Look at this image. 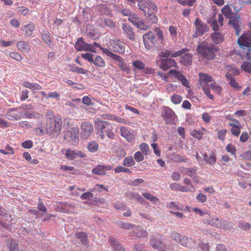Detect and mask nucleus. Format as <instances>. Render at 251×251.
Instances as JSON below:
<instances>
[{
  "label": "nucleus",
  "instance_id": "24",
  "mask_svg": "<svg viewBox=\"0 0 251 251\" xmlns=\"http://www.w3.org/2000/svg\"><path fill=\"white\" fill-rule=\"evenodd\" d=\"M34 29V24L31 22L21 27V30L25 32V35L26 36L28 37L32 35Z\"/></svg>",
  "mask_w": 251,
  "mask_h": 251
},
{
  "label": "nucleus",
  "instance_id": "63",
  "mask_svg": "<svg viewBox=\"0 0 251 251\" xmlns=\"http://www.w3.org/2000/svg\"><path fill=\"white\" fill-rule=\"evenodd\" d=\"M210 86L214 92L217 93L219 95H221L222 91V88L221 86L216 84L215 83H211L210 84Z\"/></svg>",
  "mask_w": 251,
  "mask_h": 251
},
{
  "label": "nucleus",
  "instance_id": "44",
  "mask_svg": "<svg viewBox=\"0 0 251 251\" xmlns=\"http://www.w3.org/2000/svg\"><path fill=\"white\" fill-rule=\"evenodd\" d=\"M207 164L213 165L216 162V156L214 152H212L205 161Z\"/></svg>",
  "mask_w": 251,
  "mask_h": 251
},
{
  "label": "nucleus",
  "instance_id": "51",
  "mask_svg": "<svg viewBox=\"0 0 251 251\" xmlns=\"http://www.w3.org/2000/svg\"><path fill=\"white\" fill-rule=\"evenodd\" d=\"M171 100L172 102L175 104H179L182 100V97L176 94L173 95L171 97Z\"/></svg>",
  "mask_w": 251,
  "mask_h": 251
},
{
  "label": "nucleus",
  "instance_id": "59",
  "mask_svg": "<svg viewBox=\"0 0 251 251\" xmlns=\"http://www.w3.org/2000/svg\"><path fill=\"white\" fill-rule=\"evenodd\" d=\"M194 138L199 140L202 138V132L200 130H194L191 131L190 134Z\"/></svg>",
  "mask_w": 251,
  "mask_h": 251
},
{
  "label": "nucleus",
  "instance_id": "32",
  "mask_svg": "<svg viewBox=\"0 0 251 251\" xmlns=\"http://www.w3.org/2000/svg\"><path fill=\"white\" fill-rule=\"evenodd\" d=\"M193 56L190 53H186L180 58L179 62L184 65H190L192 63Z\"/></svg>",
  "mask_w": 251,
  "mask_h": 251
},
{
  "label": "nucleus",
  "instance_id": "8",
  "mask_svg": "<svg viewBox=\"0 0 251 251\" xmlns=\"http://www.w3.org/2000/svg\"><path fill=\"white\" fill-rule=\"evenodd\" d=\"M128 20L141 30H147L149 28V26L145 24L144 20L140 17L135 16L134 14L129 16Z\"/></svg>",
  "mask_w": 251,
  "mask_h": 251
},
{
  "label": "nucleus",
  "instance_id": "29",
  "mask_svg": "<svg viewBox=\"0 0 251 251\" xmlns=\"http://www.w3.org/2000/svg\"><path fill=\"white\" fill-rule=\"evenodd\" d=\"M125 195L127 198L130 199H134L140 202L144 201V199L142 197V196L140 195L137 193L129 191L125 193Z\"/></svg>",
  "mask_w": 251,
  "mask_h": 251
},
{
  "label": "nucleus",
  "instance_id": "61",
  "mask_svg": "<svg viewBox=\"0 0 251 251\" xmlns=\"http://www.w3.org/2000/svg\"><path fill=\"white\" fill-rule=\"evenodd\" d=\"M88 149L89 151L91 152H95L98 149V145L96 142H91L89 144L88 146Z\"/></svg>",
  "mask_w": 251,
  "mask_h": 251
},
{
  "label": "nucleus",
  "instance_id": "40",
  "mask_svg": "<svg viewBox=\"0 0 251 251\" xmlns=\"http://www.w3.org/2000/svg\"><path fill=\"white\" fill-rule=\"evenodd\" d=\"M142 196L147 200L150 201L151 202L155 203L159 201V199L149 193H143Z\"/></svg>",
  "mask_w": 251,
  "mask_h": 251
},
{
  "label": "nucleus",
  "instance_id": "41",
  "mask_svg": "<svg viewBox=\"0 0 251 251\" xmlns=\"http://www.w3.org/2000/svg\"><path fill=\"white\" fill-rule=\"evenodd\" d=\"M172 155V159L176 162H186L188 161V159L187 158L182 156L178 154L174 153Z\"/></svg>",
  "mask_w": 251,
  "mask_h": 251
},
{
  "label": "nucleus",
  "instance_id": "57",
  "mask_svg": "<svg viewBox=\"0 0 251 251\" xmlns=\"http://www.w3.org/2000/svg\"><path fill=\"white\" fill-rule=\"evenodd\" d=\"M147 20L151 24H155L158 21V18L155 14L151 13L148 16Z\"/></svg>",
  "mask_w": 251,
  "mask_h": 251
},
{
  "label": "nucleus",
  "instance_id": "36",
  "mask_svg": "<svg viewBox=\"0 0 251 251\" xmlns=\"http://www.w3.org/2000/svg\"><path fill=\"white\" fill-rule=\"evenodd\" d=\"M123 164L125 167H130L135 165V161L132 156H128L124 159Z\"/></svg>",
  "mask_w": 251,
  "mask_h": 251
},
{
  "label": "nucleus",
  "instance_id": "56",
  "mask_svg": "<svg viewBox=\"0 0 251 251\" xmlns=\"http://www.w3.org/2000/svg\"><path fill=\"white\" fill-rule=\"evenodd\" d=\"M144 154L140 151H138L134 153V158L135 160L140 162L144 159Z\"/></svg>",
  "mask_w": 251,
  "mask_h": 251
},
{
  "label": "nucleus",
  "instance_id": "45",
  "mask_svg": "<svg viewBox=\"0 0 251 251\" xmlns=\"http://www.w3.org/2000/svg\"><path fill=\"white\" fill-rule=\"evenodd\" d=\"M241 68L242 70L246 73L251 74V63L248 61H244Z\"/></svg>",
  "mask_w": 251,
  "mask_h": 251
},
{
  "label": "nucleus",
  "instance_id": "5",
  "mask_svg": "<svg viewBox=\"0 0 251 251\" xmlns=\"http://www.w3.org/2000/svg\"><path fill=\"white\" fill-rule=\"evenodd\" d=\"M195 27V33L194 37H198L202 36L209 30L207 25L203 23L199 18H196L194 22Z\"/></svg>",
  "mask_w": 251,
  "mask_h": 251
},
{
  "label": "nucleus",
  "instance_id": "39",
  "mask_svg": "<svg viewBox=\"0 0 251 251\" xmlns=\"http://www.w3.org/2000/svg\"><path fill=\"white\" fill-rule=\"evenodd\" d=\"M110 244L114 250L117 251H125L124 248L118 244V242L112 237H111L109 239Z\"/></svg>",
  "mask_w": 251,
  "mask_h": 251
},
{
  "label": "nucleus",
  "instance_id": "50",
  "mask_svg": "<svg viewBox=\"0 0 251 251\" xmlns=\"http://www.w3.org/2000/svg\"><path fill=\"white\" fill-rule=\"evenodd\" d=\"M132 65L135 68L142 70L145 67V65L140 60H135L132 62Z\"/></svg>",
  "mask_w": 251,
  "mask_h": 251
},
{
  "label": "nucleus",
  "instance_id": "4",
  "mask_svg": "<svg viewBox=\"0 0 251 251\" xmlns=\"http://www.w3.org/2000/svg\"><path fill=\"white\" fill-rule=\"evenodd\" d=\"M79 130L77 127H72L66 131L64 135V138L70 142L72 144L76 145L79 141Z\"/></svg>",
  "mask_w": 251,
  "mask_h": 251
},
{
  "label": "nucleus",
  "instance_id": "64",
  "mask_svg": "<svg viewBox=\"0 0 251 251\" xmlns=\"http://www.w3.org/2000/svg\"><path fill=\"white\" fill-rule=\"evenodd\" d=\"M172 50H165L164 51H161L159 53V56L161 57L168 58L170 56L172 57Z\"/></svg>",
  "mask_w": 251,
  "mask_h": 251
},
{
  "label": "nucleus",
  "instance_id": "18",
  "mask_svg": "<svg viewBox=\"0 0 251 251\" xmlns=\"http://www.w3.org/2000/svg\"><path fill=\"white\" fill-rule=\"evenodd\" d=\"M113 167L111 165H98L92 169V172L93 174L98 175H105L106 170H111Z\"/></svg>",
  "mask_w": 251,
  "mask_h": 251
},
{
  "label": "nucleus",
  "instance_id": "60",
  "mask_svg": "<svg viewBox=\"0 0 251 251\" xmlns=\"http://www.w3.org/2000/svg\"><path fill=\"white\" fill-rule=\"evenodd\" d=\"M188 50H189V49H188L187 48H184L180 50L177 51L175 52H173L172 51V57H176L179 56L184 54L185 52H187Z\"/></svg>",
  "mask_w": 251,
  "mask_h": 251
},
{
  "label": "nucleus",
  "instance_id": "38",
  "mask_svg": "<svg viewBox=\"0 0 251 251\" xmlns=\"http://www.w3.org/2000/svg\"><path fill=\"white\" fill-rule=\"evenodd\" d=\"M17 47L18 49L21 51H27L29 49L27 43L24 41L18 42L17 44Z\"/></svg>",
  "mask_w": 251,
  "mask_h": 251
},
{
  "label": "nucleus",
  "instance_id": "20",
  "mask_svg": "<svg viewBox=\"0 0 251 251\" xmlns=\"http://www.w3.org/2000/svg\"><path fill=\"white\" fill-rule=\"evenodd\" d=\"M16 110L17 108H11L9 109L6 113V118L10 121H18L20 120L22 118L21 114L15 113L14 112V111Z\"/></svg>",
  "mask_w": 251,
  "mask_h": 251
},
{
  "label": "nucleus",
  "instance_id": "54",
  "mask_svg": "<svg viewBox=\"0 0 251 251\" xmlns=\"http://www.w3.org/2000/svg\"><path fill=\"white\" fill-rule=\"evenodd\" d=\"M136 236L139 237H146L148 235L147 232L141 228H136L134 230Z\"/></svg>",
  "mask_w": 251,
  "mask_h": 251
},
{
  "label": "nucleus",
  "instance_id": "26",
  "mask_svg": "<svg viewBox=\"0 0 251 251\" xmlns=\"http://www.w3.org/2000/svg\"><path fill=\"white\" fill-rule=\"evenodd\" d=\"M22 86L31 90H40L42 89V86L37 83H31L27 81H25L22 83Z\"/></svg>",
  "mask_w": 251,
  "mask_h": 251
},
{
  "label": "nucleus",
  "instance_id": "37",
  "mask_svg": "<svg viewBox=\"0 0 251 251\" xmlns=\"http://www.w3.org/2000/svg\"><path fill=\"white\" fill-rule=\"evenodd\" d=\"M92 63L96 66L103 68L105 66V63L104 59L100 56L97 55L93 59Z\"/></svg>",
  "mask_w": 251,
  "mask_h": 251
},
{
  "label": "nucleus",
  "instance_id": "19",
  "mask_svg": "<svg viewBox=\"0 0 251 251\" xmlns=\"http://www.w3.org/2000/svg\"><path fill=\"white\" fill-rule=\"evenodd\" d=\"M232 120L234 122H235L236 123L238 124L237 125L236 124L231 123H230L228 124V125L231 127V133L235 136H238L240 133V130H241V126L238 120L236 119H232Z\"/></svg>",
  "mask_w": 251,
  "mask_h": 251
},
{
  "label": "nucleus",
  "instance_id": "23",
  "mask_svg": "<svg viewBox=\"0 0 251 251\" xmlns=\"http://www.w3.org/2000/svg\"><path fill=\"white\" fill-rule=\"evenodd\" d=\"M122 28L124 33L128 36L130 40H135V35L132 27L127 24H122Z\"/></svg>",
  "mask_w": 251,
  "mask_h": 251
},
{
  "label": "nucleus",
  "instance_id": "2",
  "mask_svg": "<svg viewBox=\"0 0 251 251\" xmlns=\"http://www.w3.org/2000/svg\"><path fill=\"white\" fill-rule=\"evenodd\" d=\"M218 47L212 43L206 41L201 42L197 46V51L201 56L207 60H212L215 58V53L219 51Z\"/></svg>",
  "mask_w": 251,
  "mask_h": 251
},
{
  "label": "nucleus",
  "instance_id": "9",
  "mask_svg": "<svg viewBox=\"0 0 251 251\" xmlns=\"http://www.w3.org/2000/svg\"><path fill=\"white\" fill-rule=\"evenodd\" d=\"M207 223L217 228H227L229 223L227 221L218 218H211L206 220Z\"/></svg>",
  "mask_w": 251,
  "mask_h": 251
},
{
  "label": "nucleus",
  "instance_id": "35",
  "mask_svg": "<svg viewBox=\"0 0 251 251\" xmlns=\"http://www.w3.org/2000/svg\"><path fill=\"white\" fill-rule=\"evenodd\" d=\"M101 51L106 54L108 56L111 57L114 60L117 61L119 62H120L122 60L123 58L120 56L117 55L116 54L113 53L111 51L108 50L106 49L102 48L101 49Z\"/></svg>",
  "mask_w": 251,
  "mask_h": 251
},
{
  "label": "nucleus",
  "instance_id": "62",
  "mask_svg": "<svg viewBox=\"0 0 251 251\" xmlns=\"http://www.w3.org/2000/svg\"><path fill=\"white\" fill-rule=\"evenodd\" d=\"M238 227L244 230H247L251 228V225L249 223L241 222L238 224Z\"/></svg>",
  "mask_w": 251,
  "mask_h": 251
},
{
  "label": "nucleus",
  "instance_id": "7",
  "mask_svg": "<svg viewBox=\"0 0 251 251\" xmlns=\"http://www.w3.org/2000/svg\"><path fill=\"white\" fill-rule=\"evenodd\" d=\"M155 36L151 31H149L143 36V40L145 48L150 50L155 44Z\"/></svg>",
  "mask_w": 251,
  "mask_h": 251
},
{
  "label": "nucleus",
  "instance_id": "42",
  "mask_svg": "<svg viewBox=\"0 0 251 251\" xmlns=\"http://www.w3.org/2000/svg\"><path fill=\"white\" fill-rule=\"evenodd\" d=\"M42 38L49 46H50L51 45L52 41L50 34L49 32H47L43 33L42 35Z\"/></svg>",
  "mask_w": 251,
  "mask_h": 251
},
{
  "label": "nucleus",
  "instance_id": "55",
  "mask_svg": "<svg viewBox=\"0 0 251 251\" xmlns=\"http://www.w3.org/2000/svg\"><path fill=\"white\" fill-rule=\"evenodd\" d=\"M67 158L74 159L76 158V152L70 149H67L65 153Z\"/></svg>",
  "mask_w": 251,
  "mask_h": 251
},
{
  "label": "nucleus",
  "instance_id": "46",
  "mask_svg": "<svg viewBox=\"0 0 251 251\" xmlns=\"http://www.w3.org/2000/svg\"><path fill=\"white\" fill-rule=\"evenodd\" d=\"M226 77L229 80V83L231 86L235 88L239 87L238 83H237L235 80L232 77L231 74L229 73L226 74Z\"/></svg>",
  "mask_w": 251,
  "mask_h": 251
},
{
  "label": "nucleus",
  "instance_id": "52",
  "mask_svg": "<svg viewBox=\"0 0 251 251\" xmlns=\"http://www.w3.org/2000/svg\"><path fill=\"white\" fill-rule=\"evenodd\" d=\"M226 150L227 152L231 153L232 155L235 154L236 151V147L232 144H228L226 147Z\"/></svg>",
  "mask_w": 251,
  "mask_h": 251
},
{
  "label": "nucleus",
  "instance_id": "30",
  "mask_svg": "<svg viewBox=\"0 0 251 251\" xmlns=\"http://www.w3.org/2000/svg\"><path fill=\"white\" fill-rule=\"evenodd\" d=\"M193 242V241L191 239H188L187 237L181 235L177 243L185 247H191L193 245L192 244Z\"/></svg>",
  "mask_w": 251,
  "mask_h": 251
},
{
  "label": "nucleus",
  "instance_id": "48",
  "mask_svg": "<svg viewBox=\"0 0 251 251\" xmlns=\"http://www.w3.org/2000/svg\"><path fill=\"white\" fill-rule=\"evenodd\" d=\"M139 148L144 154H149V147L147 144L143 143L139 145Z\"/></svg>",
  "mask_w": 251,
  "mask_h": 251
},
{
  "label": "nucleus",
  "instance_id": "1",
  "mask_svg": "<svg viewBox=\"0 0 251 251\" xmlns=\"http://www.w3.org/2000/svg\"><path fill=\"white\" fill-rule=\"evenodd\" d=\"M45 130L47 134H58L62 128V121L59 115H55L51 110H48L46 114Z\"/></svg>",
  "mask_w": 251,
  "mask_h": 251
},
{
  "label": "nucleus",
  "instance_id": "13",
  "mask_svg": "<svg viewBox=\"0 0 251 251\" xmlns=\"http://www.w3.org/2000/svg\"><path fill=\"white\" fill-rule=\"evenodd\" d=\"M159 67L162 70L166 71L171 68H177L178 66L176 61L171 58L163 59L161 60Z\"/></svg>",
  "mask_w": 251,
  "mask_h": 251
},
{
  "label": "nucleus",
  "instance_id": "47",
  "mask_svg": "<svg viewBox=\"0 0 251 251\" xmlns=\"http://www.w3.org/2000/svg\"><path fill=\"white\" fill-rule=\"evenodd\" d=\"M37 208L39 211H41L44 213H46L47 212V209L44 204V203L42 201V200L40 198H38Z\"/></svg>",
  "mask_w": 251,
  "mask_h": 251
},
{
  "label": "nucleus",
  "instance_id": "53",
  "mask_svg": "<svg viewBox=\"0 0 251 251\" xmlns=\"http://www.w3.org/2000/svg\"><path fill=\"white\" fill-rule=\"evenodd\" d=\"M9 56L12 59L18 61H20L23 59L22 55L17 52H11L9 53Z\"/></svg>",
  "mask_w": 251,
  "mask_h": 251
},
{
  "label": "nucleus",
  "instance_id": "17",
  "mask_svg": "<svg viewBox=\"0 0 251 251\" xmlns=\"http://www.w3.org/2000/svg\"><path fill=\"white\" fill-rule=\"evenodd\" d=\"M58 211L65 213L73 214L75 213V206L74 204H68L66 202L61 203L60 205L58 207Z\"/></svg>",
  "mask_w": 251,
  "mask_h": 251
},
{
  "label": "nucleus",
  "instance_id": "28",
  "mask_svg": "<svg viewBox=\"0 0 251 251\" xmlns=\"http://www.w3.org/2000/svg\"><path fill=\"white\" fill-rule=\"evenodd\" d=\"M138 6L140 10L143 11L145 14L149 9L150 0H138Z\"/></svg>",
  "mask_w": 251,
  "mask_h": 251
},
{
  "label": "nucleus",
  "instance_id": "31",
  "mask_svg": "<svg viewBox=\"0 0 251 251\" xmlns=\"http://www.w3.org/2000/svg\"><path fill=\"white\" fill-rule=\"evenodd\" d=\"M150 244L153 248L159 251H166V250H163V244L160 240L156 238H152L150 241Z\"/></svg>",
  "mask_w": 251,
  "mask_h": 251
},
{
  "label": "nucleus",
  "instance_id": "14",
  "mask_svg": "<svg viewBox=\"0 0 251 251\" xmlns=\"http://www.w3.org/2000/svg\"><path fill=\"white\" fill-rule=\"evenodd\" d=\"M179 170L182 175H188L191 177H193L194 181L196 183L199 182L198 178L195 176L197 172L196 167L188 168L182 167L179 168Z\"/></svg>",
  "mask_w": 251,
  "mask_h": 251
},
{
  "label": "nucleus",
  "instance_id": "27",
  "mask_svg": "<svg viewBox=\"0 0 251 251\" xmlns=\"http://www.w3.org/2000/svg\"><path fill=\"white\" fill-rule=\"evenodd\" d=\"M102 119L104 120H109L112 121H115L118 123H124V119L118 117L117 115L111 114H104L101 115Z\"/></svg>",
  "mask_w": 251,
  "mask_h": 251
},
{
  "label": "nucleus",
  "instance_id": "12",
  "mask_svg": "<svg viewBox=\"0 0 251 251\" xmlns=\"http://www.w3.org/2000/svg\"><path fill=\"white\" fill-rule=\"evenodd\" d=\"M169 75H173L176 78L181 81L182 84L186 87L189 88V83L186 77L179 71L171 70L168 72Z\"/></svg>",
  "mask_w": 251,
  "mask_h": 251
},
{
  "label": "nucleus",
  "instance_id": "34",
  "mask_svg": "<svg viewBox=\"0 0 251 251\" xmlns=\"http://www.w3.org/2000/svg\"><path fill=\"white\" fill-rule=\"evenodd\" d=\"M222 12L225 16L229 19L236 15L232 12L231 8L229 5L224 6L222 9Z\"/></svg>",
  "mask_w": 251,
  "mask_h": 251
},
{
  "label": "nucleus",
  "instance_id": "16",
  "mask_svg": "<svg viewBox=\"0 0 251 251\" xmlns=\"http://www.w3.org/2000/svg\"><path fill=\"white\" fill-rule=\"evenodd\" d=\"M228 24H230L235 30L236 35L238 36L241 31L240 29V18L239 16L236 15L232 18L229 19Z\"/></svg>",
  "mask_w": 251,
  "mask_h": 251
},
{
  "label": "nucleus",
  "instance_id": "58",
  "mask_svg": "<svg viewBox=\"0 0 251 251\" xmlns=\"http://www.w3.org/2000/svg\"><path fill=\"white\" fill-rule=\"evenodd\" d=\"M81 57L85 60L88 61L90 63L93 62L94 55L90 53H85L81 54Z\"/></svg>",
  "mask_w": 251,
  "mask_h": 251
},
{
  "label": "nucleus",
  "instance_id": "6",
  "mask_svg": "<svg viewBox=\"0 0 251 251\" xmlns=\"http://www.w3.org/2000/svg\"><path fill=\"white\" fill-rule=\"evenodd\" d=\"M109 49L114 52L124 53L126 50V44L119 39L111 40L110 42Z\"/></svg>",
  "mask_w": 251,
  "mask_h": 251
},
{
  "label": "nucleus",
  "instance_id": "15",
  "mask_svg": "<svg viewBox=\"0 0 251 251\" xmlns=\"http://www.w3.org/2000/svg\"><path fill=\"white\" fill-rule=\"evenodd\" d=\"M92 47L91 44L84 42L82 38L78 39L75 46V49L79 51L82 50L89 51V50H92Z\"/></svg>",
  "mask_w": 251,
  "mask_h": 251
},
{
  "label": "nucleus",
  "instance_id": "11",
  "mask_svg": "<svg viewBox=\"0 0 251 251\" xmlns=\"http://www.w3.org/2000/svg\"><path fill=\"white\" fill-rule=\"evenodd\" d=\"M238 43L240 47L244 49L251 47V34L250 33L243 34L238 40Z\"/></svg>",
  "mask_w": 251,
  "mask_h": 251
},
{
  "label": "nucleus",
  "instance_id": "33",
  "mask_svg": "<svg viewBox=\"0 0 251 251\" xmlns=\"http://www.w3.org/2000/svg\"><path fill=\"white\" fill-rule=\"evenodd\" d=\"M211 37L213 42L217 44L222 43L224 40V36L217 32L212 33Z\"/></svg>",
  "mask_w": 251,
  "mask_h": 251
},
{
  "label": "nucleus",
  "instance_id": "22",
  "mask_svg": "<svg viewBox=\"0 0 251 251\" xmlns=\"http://www.w3.org/2000/svg\"><path fill=\"white\" fill-rule=\"evenodd\" d=\"M120 130L121 136L125 138L127 141L130 142L134 139L135 136L134 134L130 132L125 127L121 126Z\"/></svg>",
  "mask_w": 251,
  "mask_h": 251
},
{
  "label": "nucleus",
  "instance_id": "43",
  "mask_svg": "<svg viewBox=\"0 0 251 251\" xmlns=\"http://www.w3.org/2000/svg\"><path fill=\"white\" fill-rule=\"evenodd\" d=\"M118 66L123 71L127 73H130V67L126 63L124 62L123 59L120 62L118 63Z\"/></svg>",
  "mask_w": 251,
  "mask_h": 251
},
{
  "label": "nucleus",
  "instance_id": "21",
  "mask_svg": "<svg viewBox=\"0 0 251 251\" xmlns=\"http://www.w3.org/2000/svg\"><path fill=\"white\" fill-rule=\"evenodd\" d=\"M200 84L202 88L203 86L208 87L207 84L212 81V77L207 74L200 73L199 74Z\"/></svg>",
  "mask_w": 251,
  "mask_h": 251
},
{
  "label": "nucleus",
  "instance_id": "10",
  "mask_svg": "<svg viewBox=\"0 0 251 251\" xmlns=\"http://www.w3.org/2000/svg\"><path fill=\"white\" fill-rule=\"evenodd\" d=\"M81 137L83 139H87L93 130V126L88 122H83L80 126Z\"/></svg>",
  "mask_w": 251,
  "mask_h": 251
},
{
  "label": "nucleus",
  "instance_id": "25",
  "mask_svg": "<svg viewBox=\"0 0 251 251\" xmlns=\"http://www.w3.org/2000/svg\"><path fill=\"white\" fill-rule=\"evenodd\" d=\"M170 187L174 191H179L181 192H190L192 191V190L189 189L188 187L182 186V185L177 183L171 184Z\"/></svg>",
  "mask_w": 251,
  "mask_h": 251
},
{
  "label": "nucleus",
  "instance_id": "3",
  "mask_svg": "<svg viewBox=\"0 0 251 251\" xmlns=\"http://www.w3.org/2000/svg\"><path fill=\"white\" fill-rule=\"evenodd\" d=\"M95 126L98 130V133L101 139L105 138V133L110 139L115 138L114 133L111 131V125L106 121L97 119L95 122Z\"/></svg>",
  "mask_w": 251,
  "mask_h": 251
},
{
  "label": "nucleus",
  "instance_id": "49",
  "mask_svg": "<svg viewBox=\"0 0 251 251\" xmlns=\"http://www.w3.org/2000/svg\"><path fill=\"white\" fill-rule=\"evenodd\" d=\"M76 237L80 239L81 242L84 245L87 243V235L84 232H79L76 234Z\"/></svg>",
  "mask_w": 251,
  "mask_h": 251
}]
</instances>
